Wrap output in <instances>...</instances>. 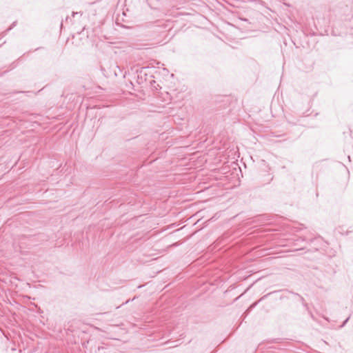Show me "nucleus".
<instances>
[{"label":"nucleus","instance_id":"nucleus-1","mask_svg":"<svg viewBox=\"0 0 353 353\" xmlns=\"http://www.w3.org/2000/svg\"><path fill=\"white\" fill-rule=\"evenodd\" d=\"M256 305V303L252 304V305H250V307L247 310V312H249L250 310H252L254 307H255V305Z\"/></svg>","mask_w":353,"mask_h":353},{"label":"nucleus","instance_id":"nucleus-2","mask_svg":"<svg viewBox=\"0 0 353 353\" xmlns=\"http://www.w3.org/2000/svg\"><path fill=\"white\" fill-rule=\"evenodd\" d=\"M349 319H350V317H347V318L344 321V322L343 323V324H342L341 327H343V326L347 323V322L349 321Z\"/></svg>","mask_w":353,"mask_h":353},{"label":"nucleus","instance_id":"nucleus-3","mask_svg":"<svg viewBox=\"0 0 353 353\" xmlns=\"http://www.w3.org/2000/svg\"><path fill=\"white\" fill-rule=\"evenodd\" d=\"M80 12H72V17H74L76 14H79Z\"/></svg>","mask_w":353,"mask_h":353},{"label":"nucleus","instance_id":"nucleus-4","mask_svg":"<svg viewBox=\"0 0 353 353\" xmlns=\"http://www.w3.org/2000/svg\"><path fill=\"white\" fill-rule=\"evenodd\" d=\"M69 19H70L69 18V17H67L65 18V21L67 22Z\"/></svg>","mask_w":353,"mask_h":353},{"label":"nucleus","instance_id":"nucleus-5","mask_svg":"<svg viewBox=\"0 0 353 353\" xmlns=\"http://www.w3.org/2000/svg\"><path fill=\"white\" fill-rule=\"evenodd\" d=\"M60 26H61V28H62V27H63V21H61Z\"/></svg>","mask_w":353,"mask_h":353}]
</instances>
